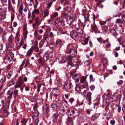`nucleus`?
<instances>
[{"label": "nucleus", "mask_w": 125, "mask_h": 125, "mask_svg": "<svg viewBox=\"0 0 125 125\" xmlns=\"http://www.w3.org/2000/svg\"><path fill=\"white\" fill-rule=\"evenodd\" d=\"M44 38L42 40L39 44V46L40 48H41L42 46L43 45L44 43L47 38L44 36H43Z\"/></svg>", "instance_id": "obj_20"}, {"label": "nucleus", "mask_w": 125, "mask_h": 125, "mask_svg": "<svg viewBox=\"0 0 125 125\" xmlns=\"http://www.w3.org/2000/svg\"><path fill=\"white\" fill-rule=\"evenodd\" d=\"M14 57L13 53L12 52H10L8 55L7 59L9 62H10L12 60Z\"/></svg>", "instance_id": "obj_11"}, {"label": "nucleus", "mask_w": 125, "mask_h": 125, "mask_svg": "<svg viewBox=\"0 0 125 125\" xmlns=\"http://www.w3.org/2000/svg\"><path fill=\"white\" fill-rule=\"evenodd\" d=\"M33 5H34V7L36 8L38 5V2L37 0H34L33 2Z\"/></svg>", "instance_id": "obj_50"}, {"label": "nucleus", "mask_w": 125, "mask_h": 125, "mask_svg": "<svg viewBox=\"0 0 125 125\" xmlns=\"http://www.w3.org/2000/svg\"><path fill=\"white\" fill-rule=\"evenodd\" d=\"M124 39L123 38V37L122 36H121L120 38H119L118 39V42L120 43H121V42L122 41V40H123Z\"/></svg>", "instance_id": "obj_63"}, {"label": "nucleus", "mask_w": 125, "mask_h": 125, "mask_svg": "<svg viewBox=\"0 0 125 125\" xmlns=\"http://www.w3.org/2000/svg\"><path fill=\"white\" fill-rule=\"evenodd\" d=\"M111 33L114 36H116L117 35V33L115 30L114 29H113L110 31Z\"/></svg>", "instance_id": "obj_30"}, {"label": "nucleus", "mask_w": 125, "mask_h": 125, "mask_svg": "<svg viewBox=\"0 0 125 125\" xmlns=\"http://www.w3.org/2000/svg\"><path fill=\"white\" fill-rule=\"evenodd\" d=\"M8 9L9 10L12 11L13 12H15L14 10L11 5H8Z\"/></svg>", "instance_id": "obj_51"}, {"label": "nucleus", "mask_w": 125, "mask_h": 125, "mask_svg": "<svg viewBox=\"0 0 125 125\" xmlns=\"http://www.w3.org/2000/svg\"><path fill=\"white\" fill-rule=\"evenodd\" d=\"M49 9H46L44 11V15L43 16L44 18H45L46 16H48L49 15Z\"/></svg>", "instance_id": "obj_24"}, {"label": "nucleus", "mask_w": 125, "mask_h": 125, "mask_svg": "<svg viewBox=\"0 0 125 125\" xmlns=\"http://www.w3.org/2000/svg\"><path fill=\"white\" fill-rule=\"evenodd\" d=\"M102 62L104 64H107L108 62L107 60L106 59H102Z\"/></svg>", "instance_id": "obj_62"}, {"label": "nucleus", "mask_w": 125, "mask_h": 125, "mask_svg": "<svg viewBox=\"0 0 125 125\" xmlns=\"http://www.w3.org/2000/svg\"><path fill=\"white\" fill-rule=\"evenodd\" d=\"M24 83L22 77H20L18 79L15 85H14V88L16 89L18 87L21 88Z\"/></svg>", "instance_id": "obj_2"}, {"label": "nucleus", "mask_w": 125, "mask_h": 125, "mask_svg": "<svg viewBox=\"0 0 125 125\" xmlns=\"http://www.w3.org/2000/svg\"><path fill=\"white\" fill-rule=\"evenodd\" d=\"M33 113L34 115L36 117H38L39 115V113L38 111H34Z\"/></svg>", "instance_id": "obj_56"}, {"label": "nucleus", "mask_w": 125, "mask_h": 125, "mask_svg": "<svg viewBox=\"0 0 125 125\" xmlns=\"http://www.w3.org/2000/svg\"><path fill=\"white\" fill-rule=\"evenodd\" d=\"M108 39H107L105 40H103V43L104 44V46L106 48L110 47L111 46L110 43L108 42Z\"/></svg>", "instance_id": "obj_8"}, {"label": "nucleus", "mask_w": 125, "mask_h": 125, "mask_svg": "<svg viewBox=\"0 0 125 125\" xmlns=\"http://www.w3.org/2000/svg\"><path fill=\"white\" fill-rule=\"evenodd\" d=\"M15 80V79H13L10 82V85H11L14 84L15 83V82L14 81Z\"/></svg>", "instance_id": "obj_55"}, {"label": "nucleus", "mask_w": 125, "mask_h": 125, "mask_svg": "<svg viewBox=\"0 0 125 125\" xmlns=\"http://www.w3.org/2000/svg\"><path fill=\"white\" fill-rule=\"evenodd\" d=\"M92 93L91 92H89L87 94L86 98L89 102H91L92 99Z\"/></svg>", "instance_id": "obj_22"}, {"label": "nucleus", "mask_w": 125, "mask_h": 125, "mask_svg": "<svg viewBox=\"0 0 125 125\" xmlns=\"http://www.w3.org/2000/svg\"><path fill=\"white\" fill-rule=\"evenodd\" d=\"M35 23L38 26L41 24V22L39 21V18L38 17H36L35 20Z\"/></svg>", "instance_id": "obj_28"}, {"label": "nucleus", "mask_w": 125, "mask_h": 125, "mask_svg": "<svg viewBox=\"0 0 125 125\" xmlns=\"http://www.w3.org/2000/svg\"><path fill=\"white\" fill-rule=\"evenodd\" d=\"M25 61H23L22 64H21V65L20 66L19 68H20V70H22V66L24 65L25 63Z\"/></svg>", "instance_id": "obj_59"}, {"label": "nucleus", "mask_w": 125, "mask_h": 125, "mask_svg": "<svg viewBox=\"0 0 125 125\" xmlns=\"http://www.w3.org/2000/svg\"><path fill=\"white\" fill-rule=\"evenodd\" d=\"M81 75L79 74H74L73 76V78L75 80V83H76V82H79V78H80Z\"/></svg>", "instance_id": "obj_7"}, {"label": "nucleus", "mask_w": 125, "mask_h": 125, "mask_svg": "<svg viewBox=\"0 0 125 125\" xmlns=\"http://www.w3.org/2000/svg\"><path fill=\"white\" fill-rule=\"evenodd\" d=\"M76 86L75 88V90L78 93L80 92L81 91V90L82 89L81 86H80L79 85L77 84L76 83Z\"/></svg>", "instance_id": "obj_21"}, {"label": "nucleus", "mask_w": 125, "mask_h": 125, "mask_svg": "<svg viewBox=\"0 0 125 125\" xmlns=\"http://www.w3.org/2000/svg\"><path fill=\"white\" fill-rule=\"evenodd\" d=\"M33 49H30L27 52V55L28 56L30 55L33 52Z\"/></svg>", "instance_id": "obj_49"}, {"label": "nucleus", "mask_w": 125, "mask_h": 125, "mask_svg": "<svg viewBox=\"0 0 125 125\" xmlns=\"http://www.w3.org/2000/svg\"><path fill=\"white\" fill-rule=\"evenodd\" d=\"M38 62L39 63L41 64L42 66H44V61H42L41 57H40L38 59Z\"/></svg>", "instance_id": "obj_27"}, {"label": "nucleus", "mask_w": 125, "mask_h": 125, "mask_svg": "<svg viewBox=\"0 0 125 125\" xmlns=\"http://www.w3.org/2000/svg\"><path fill=\"white\" fill-rule=\"evenodd\" d=\"M48 55L49 56V58H53L55 56V53L53 52H51Z\"/></svg>", "instance_id": "obj_37"}, {"label": "nucleus", "mask_w": 125, "mask_h": 125, "mask_svg": "<svg viewBox=\"0 0 125 125\" xmlns=\"http://www.w3.org/2000/svg\"><path fill=\"white\" fill-rule=\"evenodd\" d=\"M90 82H94V81L95 79L94 78L92 74H91L90 75Z\"/></svg>", "instance_id": "obj_54"}, {"label": "nucleus", "mask_w": 125, "mask_h": 125, "mask_svg": "<svg viewBox=\"0 0 125 125\" xmlns=\"http://www.w3.org/2000/svg\"><path fill=\"white\" fill-rule=\"evenodd\" d=\"M121 44L123 47H125V39H124L122 40L121 42L120 43Z\"/></svg>", "instance_id": "obj_60"}, {"label": "nucleus", "mask_w": 125, "mask_h": 125, "mask_svg": "<svg viewBox=\"0 0 125 125\" xmlns=\"http://www.w3.org/2000/svg\"><path fill=\"white\" fill-rule=\"evenodd\" d=\"M67 22L69 24H70L73 21V18L70 16H68L67 17Z\"/></svg>", "instance_id": "obj_16"}, {"label": "nucleus", "mask_w": 125, "mask_h": 125, "mask_svg": "<svg viewBox=\"0 0 125 125\" xmlns=\"http://www.w3.org/2000/svg\"><path fill=\"white\" fill-rule=\"evenodd\" d=\"M6 77L4 75H2L0 78V82L1 83H4L6 81Z\"/></svg>", "instance_id": "obj_23"}, {"label": "nucleus", "mask_w": 125, "mask_h": 125, "mask_svg": "<svg viewBox=\"0 0 125 125\" xmlns=\"http://www.w3.org/2000/svg\"><path fill=\"white\" fill-rule=\"evenodd\" d=\"M71 37L75 40L78 36V32L75 30L72 31L70 33Z\"/></svg>", "instance_id": "obj_5"}, {"label": "nucleus", "mask_w": 125, "mask_h": 125, "mask_svg": "<svg viewBox=\"0 0 125 125\" xmlns=\"http://www.w3.org/2000/svg\"><path fill=\"white\" fill-rule=\"evenodd\" d=\"M58 115L57 113H54L52 116V118L54 121L56 120L58 117Z\"/></svg>", "instance_id": "obj_46"}, {"label": "nucleus", "mask_w": 125, "mask_h": 125, "mask_svg": "<svg viewBox=\"0 0 125 125\" xmlns=\"http://www.w3.org/2000/svg\"><path fill=\"white\" fill-rule=\"evenodd\" d=\"M61 16L62 17H65L66 18H67V17H68L69 16L66 13L63 11L61 13Z\"/></svg>", "instance_id": "obj_41"}, {"label": "nucleus", "mask_w": 125, "mask_h": 125, "mask_svg": "<svg viewBox=\"0 0 125 125\" xmlns=\"http://www.w3.org/2000/svg\"><path fill=\"white\" fill-rule=\"evenodd\" d=\"M109 108V105L107 104L106 106V107L105 108V110L106 111H107V113H105V115L107 116L108 115V116H107L106 117V119L107 120H109L110 118V112L108 110Z\"/></svg>", "instance_id": "obj_9"}, {"label": "nucleus", "mask_w": 125, "mask_h": 125, "mask_svg": "<svg viewBox=\"0 0 125 125\" xmlns=\"http://www.w3.org/2000/svg\"><path fill=\"white\" fill-rule=\"evenodd\" d=\"M13 27L11 24H8L7 27V29L8 31L9 32H11L13 30Z\"/></svg>", "instance_id": "obj_19"}, {"label": "nucleus", "mask_w": 125, "mask_h": 125, "mask_svg": "<svg viewBox=\"0 0 125 125\" xmlns=\"http://www.w3.org/2000/svg\"><path fill=\"white\" fill-rule=\"evenodd\" d=\"M56 90V89H53L52 90V95L53 96H54L55 97H56L57 98V97H58V95L57 94L55 93V91Z\"/></svg>", "instance_id": "obj_43"}, {"label": "nucleus", "mask_w": 125, "mask_h": 125, "mask_svg": "<svg viewBox=\"0 0 125 125\" xmlns=\"http://www.w3.org/2000/svg\"><path fill=\"white\" fill-rule=\"evenodd\" d=\"M72 85L71 83H67L65 84L64 85V88L67 91L70 89Z\"/></svg>", "instance_id": "obj_12"}, {"label": "nucleus", "mask_w": 125, "mask_h": 125, "mask_svg": "<svg viewBox=\"0 0 125 125\" xmlns=\"http://www.w3.org/2000/svg\"><path fill=\"white\" fill-rule=\"evenodd\" d=\"M62 42V41L61 40L58 39L56 42L55 45L57 47H58L61 45Z\"/></svg>", "instance_id": "obj_25"}, {"label": "nucleus", "mask_w": 125, "mask_h": 125, "mask_svg": "<svg viewBox=\"0 0 125 125\" xmlns=\"http://www.w3.org/2000/svg\"><path fill=\"white\" fill-rule=\"evenodd\" d=\"M116 23L118 24L119 26L122 28H123L125 25V23L123 21L122 19H117L115 21Z\"/></svg>", "instance_id": "obj_3"}, {"label": "nucleus", "mask_w": 125, "mask_h": 125, "mask_svg": "<svg viewBox=\"0 0 125 125\" xmlns=\"http://www.w3.org/2000/svg\"><path fill=\"white\" fill-rule=\"evenodd\" d=\"M39 122V119H36L34 122V125H37Z\"/></svg>", "instance_id": "obj_64"}, {"label": "nucleus", "mask_w": 125, "mask_h": 125, "mask_svg": "<svg viewBox=\"0 0 125 125\" xmlns=\"http://www.w3.org/2000/svg\"><path fill=\"white\" fill-rule=\"evenodd\" d=\"M99 117L98 114H95L92 115L91 117V119L92 121H94L97 119Z\"/></svg>", "instance_id": "obj_18"}, {"label": "nucleus", "mask_w": 125, "mask_h": 125, "mask_svg": "<svg viewBox=\"0 0 125 125\" xmlns=\"http://www.w3.org/2000/svg\"><path fill=\"white\" fill-rule=\"evenodd\" d=\"M13 93V89L9 90L8 91L7 93V95H8L7 97L8 99H9L12 98Z\"/></svg>", "instance_id": "obj_13"}, {"label": "nucleus", "mask_w": 125, "mask_h": 125, "mask_svg": "<svg viewBox=\"0 0 125 125\" xmlns=\"http://www.w3.org/2000/svg\"><path fill=\"white\" fill-rule=\"evenodd\" d=\"M6 99V97L5 96L2 95L0 97V106L2 105V108L4 107V104L5 103Z\"/></svg>", "instance_id": "obj_4"}, {"label": "nucleus", "mask_w": 125, "mask_h": 125, "mask_svg": "<svg viewBox=\"0 0 125 125\" xmlns=\"http://www.w3.org/2000/svg\"><path fill=\"white\" fill-rule=\"evenodd\" d=\"M49 57L48 54H44L43 56V59L45 61H47L49 58Z\"/></svg>", "instance_id": "obj_34"}, {"label": "nucleus", "mask_w": 125, "mask_h": 125, "mask_svg": "<svg viewBox=\"0 0 125 125\" xmlns=\"http://www.w3.org/2000/svg\"><path fill=\"white\" fill-rule=\"evenodd\" d=\"M89 14L87 13L85 14L84 15V18L85 20L87 21L89 20Z\"/></svg>", "instance_id": "obj_48"}, {"label": "nucleus", "mask_w": 125, "mask_h": 125, "mask_svg": "<svg viewBox=\"0 0 125 125\" xmlns=\"http://www.w3.org/2000/svg\"><path fill=\"white\" fill-rule=\"evenodd\" d=\"M92 27L93 30L96 31L98 30L97 26L95 24H94V25Z\"/></svg>", "instance_id": "obj_58"}, {"label": "nucleus", "mask_w": 125, "mask_h": 125, "mask_svg": "<svg viewBox=\"0 0 125 125\" xmlns=\"http://www.w3.org/2000/svg\"><path fill=\"white\" fill-rule=\"evenodd\" d=\"M118 105H117L114 104H113L111 105V108L113 110L116 109Z\"/></svg>", "instance_id": "obj_45"}, {"label": "nucleus", "mask_w": 125, "mask_h": 125, "mask_svg": "<svg viewBox=\"0 0 125 125\" xmlns=\"http://www.w3.org/2000/svg\"><path fill=\"white\" fill-rule=\"evenodd\" d=\"M2 45H1V44L0 43V56L3 53L4 51L2 49Z\"/></svg>", "instance_id": "obj_36"}, {"label": "nucleus", "mask_w": 125, "mask_h": 125, "mask_svg": "<svg viewBox=\"0 0 125 125\" xmlns=\"http://www.w3.org/2000/svg\"><path fill=\"white\" fill-rule=\"evenodd\" d=\"M77 45H75L74 47L73 46V44L70 43L69 44L67 47L66 51L68 53H70L72 51L74 52H76L77 51Z\"/></svg>", "instance_id": "obj_1"}, {"label": "nucleus", "mask_w": 125, "mask_h": 125, "mask_svg": "<svg viewBox=\"0 0 125 125\" xmlns=\"http://www.w3.org/2000/svg\"><path fill=\"white\" fill-rule=\"evenodd\" d=\"M67 122L69 124V125H73V121L71 118L69 117L68 118Z\"/></svg>", "instance_id": "obj_35"}, {"label": "nucleus", "mask_w": 125, "mask_h": 125, "mask_svg": "<svg viewBox=\"0 0 125 125\" xmlns=\"http://www.w3.org/2000/svg\"><path fill=\"white\" fill-rule=\"evenodd\" d=\"M67 59L68 60V62L69 65L72 66L73 65V63L71 57L69 56H67Z\"/></svg>", "instance_id": "obj_17"}, {"label": "nucleus", "mask_w": 125, "mask_h": 125, "mask_svg": "<svg viewBox=\"0 0 125 125\" xmlns=\"http://www.w3.org/2000/svg\"><path fill=\"white\" fill-rule=\"evenodd\" d=\"M79 31V32H78V36L81 37L82 36V31L81 29H80Z\"/></svg>", "instance_id": "obj_53"}, {"label": "nucleus", "mask_w": 125, "mask_h": 125, "mask_svg": "<svg viewBox=\"0 0 125 125\" xmlns=\"http://www.w3.org/2000/svg\"><path fill=\"white\" fill-rule=\"evenodd\" d=\"M73 27L75 28L76 29L75 30L77 31H79L80 29L79 28V25L78 24H73Z\"/></svg>", "instance_id": "obj_38"}, {"label": "nucleus", "mask_w": 125, "mask_h": 125, "mask_svg": "<svg viewBox=\"0 0 125 125\" xmlns=\"http://www.w3.org/2000/svg\"><path fill=\"white\" fill-rule=\"evenodd\" d=\"M72 115L74 117H76L78 115L79 113L78 111L75 109H74L71 111Z\"/></svg>", "instance_id": "obj_6"}, {"label": "nucleus", "mask_w": 125, "mask_h": 125, "mask_svg": "<svg viewBox=\"0 0 125 125\" xmlns=\"http://www.w3.org/2000/svg\"><path fill=\"white\" fill-rule=\"evenodd\" d=\"M82 83L83 84L81 85V86L82 89L86 88L88 86V84L87 82H85Z\"/></svg>", "instance_id": "obj_33"}, {"label": "nucleus", "mask_w": 125, "mask_h": 125, "mask_svg": "<svg viewBox=\"0 0 125 125\" xmlns=\"http://www.w3.org/2000/svg\"><path fill=\"white\" fill-rule=\"evenodd\" d=\"M23 9L22 4H21L20 5L18 10L19 12L21 14H22Z\"/></svg>", "instance_id": "obj_40"}, {"label": "nucleus", "mask_w": 125, "mask_h": 125, "mask_svg": "<svg viewBox=\"0 0 125 125\" xmlns=\"http://www.w3.org/2000/svg\"><path fill=\"white\" fill-rule=\"evenodd\" d=\"M3 40L4 41L9 37V36L5 33H4L2 35Z\"/></svg>", "instance_id": "obj_26"}, {"label": "nucleus", "mask_w": 125, "mask_h": 125, "mask_svg": "<svg viewBox=\"0 0 125 125\" xmlns=\"http://www.w3.org/2000/svg\"><path fill=\"white\" fill-rule=\"evenodd\" d=\"M101 29L102 31V32L101 33L104 34H106L109 30L108 27L107 26L102 27Z\"/></svg>", "instance_id": "obj_14"}, {"label": "nucleus", "mask_w": 125, "mask_h": 125, "mask_svg": "<svg viewBox=\"0 0 125 125\" xmlns=\"http://www.w3.org/2000/svg\"><path fill=\"white\" fill-rule=\"evenodd\" d=\"M51 106L52 108V110H53L56 111L57 109V107L56 104L54 103H53L51 105Z\"/></svg>", "instance_id": "obj_31"}, {"label": "nucleus", "mask_w": 125, "mask_h": 125, "mask_svg": "<svg viewBox=\"0 0 125 125\" xmlns=\"http://www.w3.org/2000/svg\"><path fill=\"white\" fill-rule=\"evenodd\" d=\"M28 5H27L25 3V7L24 8L23 10L25 12H26L28 10L29 11V8L28 7H27V6Z\"/></svg>", "instance_id": "obj_57"}, {"label": "nucleus", "mask_w": 125, "mask_h": 125, "mask_svg": "<svg viewBox=\"0 0 125 125\" xmlns=\"http://www.w3.org/2000/svg\"><path fill=\"white\" fill-rule=\"evenodd\" d=\"M56 105L58 107H60L61 105V101L59 100L56 101Z\"/></svg>", "instance_id": "obj_39"}, {"label": "nucleus", "mask_w": 125, "mask_h": 125, "mask_svg": "<svg viewBox=\"0 0 125 125\" xmlns=\"http://www.w3.org/2000/svg\"><path fill=\"white\" fill-rule=\"evenodd\" d=\"M56 21H58L57 24L60 27L63 26V23L62 19H61L59 17H58L56 19Z\"/></svg>", "instance_id": "obj_15"}, {"label": "nucleus", "mask_w": 125, "mask_h": 125, "mask_svg": "<svg viewBox=\"0 0 125 125\" xmlns=\"http://www.w3.org/2000/svg\"><path fill=\"white\" fill-rule=\"evenodd\" d=\"M23 43L24 41H23V39H21L20 42V47H19V46H18L17 47V49L18 51L20 50V48L22 46V45L23 44Z\"/></svg>", "instance_id": "obj_32"}, {"label": "nucleus", "mask_w": 125, "mask_h": 125, "mask_svg": "<svg viewBox=\"0 0 125 125\" xmlns=\"http://www.w3.org/2000/svg\"><path fill=\"white\" fill-rule=\"evenodd\" d=\"M6 13V11L5 10L0 12V19L1 20H2L5 18Z\"/></svg>", "instance_id": "obj_10"}, {"label": "nucleus", "mask_w": 125, "mask_h": 125, "mask_svg": "<svg viewBox=\"0 0 125 125\" xmlns=\"http://www.w3.org/2000/svg\"><path fill=\"white\" fill-rule=\"evenodd\" d=\"M12 75V72L11 71H9L7 75V78L8 79H10V78L11 76Z\"/></svg>", "instance_id": "obj_47"}, {"label": "nucleus", "mask_w": 125, "mask_h": 125, "mask_svg": "<svg viewBox=\"0 0 125 125\" xmlns=\"http://www.w3.org/2000/svg\"><path fill=\"white\" fill-rule=\"evenodd\" d=\"M86 80V78L84 76H82L81 78L80 79V83H83L85 82Z\"/></svg>", "instance_id": "obj_29"}, {"label": "nucleus", "mask_w": 125, "mask_h": 125, "mask_svg": "<svg viewBox=\"0 0 125 125\" xmlns=\"http://www.w3.org/2000/svg\"><path fill=\"white\" fill-rule=\"evenodd\" d=\"M121 96L122 95L120 94L116 96L117 99L116 100L119 101H120Z\"/></svg>", "instance_id": "obj_52"}, {"label": "nucleus", "mask_w": 125, "mask_h": 125, "mask_svg": "<svg viewBox=\"0 0 125 125\" xmlns=\"http://www.w3.org/2000/svg\"><path fill=\"white\" fill-rule=\"evenodd\" d=\"M75 101L74 99L73 98H71L69 99V101L72 104Z\"/></svg>", "instance_id": "obj_61"}, {"label": "nucleus", "mask_w": 125, "mask_h": 125, "mask_svg": "<svg viewBox=\"0 0 125 125\" xmlns=\"http://www.w3.org/2000/svg\"><path fill=\"white\" fill-rule=\"evenodd\" d=\"M34 35L35 37H36L37 39L39 40L41 39V38L40 37L37 36V33L36 31H35L34 33Z\"/></svg>", "instance_id": "obj_44"}, {"label": "nucleus", "mask_w": 125, "mask_h": 125, "mask_svg": "<svg viewBox=\"0 0 125 125\" xmlns=\"http://www.w3.org/2000/svg\"><path fill=\"white\" fill-rule=\"evenodd\" d=\"M13 94L14 97L15 98L18 95V90L17 89L15 90L13 92Z\"/></svg>", "instance_id": "obj_42"}]
</instances>
